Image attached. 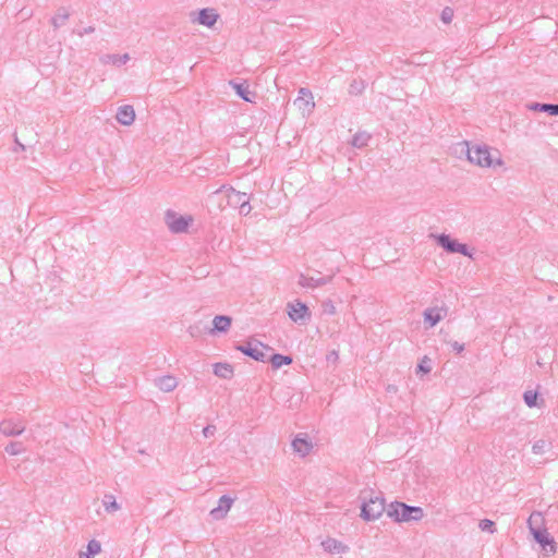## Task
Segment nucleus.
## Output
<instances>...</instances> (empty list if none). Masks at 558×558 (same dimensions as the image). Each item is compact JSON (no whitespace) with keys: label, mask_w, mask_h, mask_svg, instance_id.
Segmentation results:
<instances>
[{"label":"nucleus","mask_w":558,"mask_h":558,"mask_svg":"<svg viewBox=\"0 0 558 558\" xmlns=\"http://www.w3.org/2000/svg\"><path fill=\"white\" fill-rule=\"evenodd\" d=\"M362 499L361 517L365 521L377 520L386 510L385 499L381 493H375L373 489H364L361 492Z\"/></svg>","instance_id":"nucleus-3"},{"label":"nucleus","mask_w":558,"mask_h":558,"mask_svg":"<svg viewBox=\"0 0 558 558\" xmlns=\"http://www.w3.org/2000/svg\"><path fill=\"white\" fill-rule=\"evenodd\" d=\"M102 504H104L105 510L110 513L116 512L121 508L120 505L117 502L114 496L111 494L105 495V497L102 499Z\"/></svg>","instance_id":"nucleus-26"},{"label":"nucleus","mask_w":558,"mask_h":558,"mask_svg":"<svg viewBox=\"0 0 558 558\" xmlns=\"http://www.w3.org/2000/svg\"><path fill=\"white\" fill-rule=\"evenodd\" d=\"M267 361H269L271 363V365L275 369H278L283 365H290L293 360L289 355L274 353L270 357H268Z\"/></svg>","instance_id":"nucleus-22"},{"label":"nucleus","mask_w":558,"mask_h":558,"mask_svg":"<svg viewBox=\"0 0 558 558\" xmlns=\"http://www.w3.org/2000/svg\"><path fill=\"white\" fill-rule=\"evenodd\" d=\"M232 318L227 315H217L213 319L211 333L215 332H227L231 327Z\"/></svg>","instance_id":"nucleus-16"},{"label":"nucleus","mask_w":558,"mask_h":558,"mask_svg":"<svg viewBox=\"0 0 558 558\" xmlns=\"http://www.w3.org/2000/svg\"><path fill=\"white\" fill-rule=\"evenodd\" d=\"M25 430V423L22 420L7 418L0 422V433L7 437L21 435Z\"/></svg>","instance_id":"nucleus-7"},{"label":"nucleus","mask_w":558,"mask_h":558,"mask_svg":"<svg viewBox=\"0 0 558 558\" xmlns=\"http://www.w3.org/2000/svg\"><path fill=\"white\" fill-rule=\"evenodd\" d=\"M372 138L371 134L365 132V131H361V132H357L351 140V145L355 148H363L365 146H367L369 140Z\"/></svg>","instance_id":"nucleus-23"},{"label":"nucleus","mask_w":558,"mask_h":558,"mask_svg":"<svg viewBox=\"0 0 558 558\" xmlns=\"http://www.w3.org/2000/svg\"><path fill=\"white\" fill-rule=\"evenodd\" d=\"M441 312L442 310L438 307L426 308L423 313L424 322L427 323L429 327H434L445 317Z\"/></svg>","instance_id":"nucleus-20"},{"label":"nucleus","mask_w":558,"mask_h":558,"mask_svg":"<svg viewBox=\"0 0 558 558\" xmlns=\"http://www.w3.org/2000/svg\"><path fill=\"white\" fill-rule=\"evenodd\" d=\"M549 447L548 442L544 439L536 440L532 446V451L535 454H543Z\"/></svg>","instance_id":"nucleus-31"},{"label":"nucleus","mask_w":558,"mask_h":558,"mask_svg":"<svg viewBox=\"0 0 558 558\" xmlns=\"http://www.w3.org/2000/svg\"><path fill=\"white\" fill-rule=\"evenodd\" d=\"M527 526L535 542L542 546L546 554L556 553L555 539L550 536L547 529L544 527V517L541 512L534 511L531 513L527 519Z\"/></svg>","instance_id":"nucleus-2"},{"label":"nucleus","mask_w":558,"mask_h":558,"mask_svg":"<svg viewBox=\"0 0 558 558\" xmlns=\"http://www.w3.org/2000/svg\"><path fill=\"white\" fill-rule=\"evenodd\" d=\"M456 253H460V254H462L464 256L472 257V254L470 253L468 246L465 244H462V243L458 244V248H457Z\"/></svg>","instance_id":"nucleus-38"},{"label":"nucleus","mask_w":558,"mask_h":558,"mask_svg":"<svg viewBox=\"0 0 558 558\" xmlns=\"http://www.w3.org/2000/svg\"><path fill=\"white\" fill-rule=\"evenodd\" d=\"M94 32H95V27H94V26H87V27H85V28H83V29L78 31V32H77V35H78L80 37H83V36L87 35V34H92V33H94Z\"/></svg>","instance_id":"nucleus-39"},{"label":"nucleus","mask_w":558,"mask_h":558,"mask_svg":"<svg viewBox=\"0 0 558 558\" xmlns=\"http://www.w3.org/2000/svg\"><path fill=\"white\" fill-rule=\"evenodd\" d=\"M107 58L116 65L120 66L128 62L130 59L128 53L124 54H108Z\"/></svg>","instance_id":"nucleus-33"},{"label":"nucleus","mask_w":558,"mask_h":558,"mask_svg":"<svg viewBox=\"0 0 558 558\" xmlns=\"http://www.w3.org/2000/svg\"><path fill=\"white\" fill-rule=\"evenodd\" d=\"M364 89H365L364 81L353 80L349 86V94L357 96V95H361Z\"/></svg>","instance_id":"nucleus-28"},{"label":"nucleus","mask_w":558,"mask_h":558,"mask_svg":"<svg viewBox=\"0 0 558 558\" xmlns=\"http://www.w3.org/2000/svg\"><path fill=\"white\" fill-rule=\"evenodd\" d=\"M523 399H524L525 404L529 408L536 407V404H537L536 403V401H537V392L532 391V390H527V391L524 392Z\"/></svg>","instance_id":"nucleus-32"},{"label":"nucleus","mask_w":558,"mask_h":558,"mask_svg":"<svg viewBox=\"0 0 558 558\" xmlns=\"http://www.w3.org/2000/svg\"><path fill=\"white\" fill-rule=\"evenodd\" d=\"M116 118L120 124L131 125L135 120L134 108L131 105L119 107Z\"/></svg>","instance_id":"nucleus-14"},{"label":"nucleus","mask_w":558,"mask_h":558,"mask_svg":"<svg viewBox=\"0 0 558 558\" xmlns=\"http://www.w3.org/2000/svg\"><path fill=\"white\" fill-rule=\"evenodd\" d=\"M101 551V544L96 541L92 539L87 544V551L80 555V558H94L95 555L99 554Z\"/></svg>","instance_id":"nucleus-24"},{"label":"nucleus","mask_w":558,"mask_h":558,"mask_svg":"<svg viewBox=\"0 0 558 558\" xmlns=\"http://www.w3.org/2000/svg\"><path fill=\"white\" fill-rule=\"evenodd\" d=\"M214 374L220 378H231L233 375V367L228 363H216L214 365Z\"/></svg>","instance_id":"nucleus-21"},{"label":"nucleus","mask_w":558,"mask_h":558,"mask_svg":"<svg viewBox=\"0 0 558 558\" xmlns=\"http://www.w3.org/2000/svg\"><path fill=\"white\" fill-rule=\"evenodd\" d=\"M288 315L294 323L301 322L305 316H310L308 307L300 301L288 303Z\"/></svg>","instance_id":"nucleus-11"},{"label":"nucleus","mask_w":558,"mask_h":558,"mask_svg":"<svg viewBox=\"0 0 558 558\" xmlns=\"http://www.w3.org/2000/svg\"><path fill=\"white\" fill-rule=\"evenodd\" d=\"M322 307L325 314L333 315L336 313V306L333 305L331 300L324 301Z\"/></svg>","instance_id":"nucleus-36"},{"label":"nucleus","mask_w":558,"mask_h":558,"mask_svg":"<svg viewBox=\"0 0 558 558\" xmlns=\"http://www.w3.org/2000/svg\"><path fill=\"white\" fill-rule=\"evenodd\" d=\"M433 236L436 239L437 244L439 246H441L445 251H447L449 253L457 252L459 242L456 240H452L448 234L442 233V234L433 235Z\"/></svg>","instance_id":"nucleus-19"},{"label":"nucleus","mask_w":558,"mask_h":558,"mask_svg":"<svg viewBox=\"0 0 558 558\" xmlns=\"http://www.w3.org/2000/svg\"><path fill=\"white\" fill-rule=\"evenodd\" d=\"M190 333H191V336H195V333H194V327H190Z\"/></svg>","instance_id":"nucleus-44"},{"label":"nucleus","mask_w":558,"mask_h":558,"mask_svg":"<svg viewBox=\"0 0 558 558\" xmlns=\"http://www.w3.org/2000/svg\"><path fill=\"white\" fill-rule=\"evenodd\" d=\"M333 276H335V274H331L329 276L319 277V278H314V277H310V276H305L304 274H301L299 276L298 282L303 288L315 289V288H318V287H322V286H325V284L331 282Z\"/></svg>","instance_id":"nucleus-9"},{"label":"nucleus","mask_w":558,"mask_h":558,"mask_svg":"<svg viewBox=\"0 0 558 558\" xmlns=\"http://www.w3.org/2000/svg\"><path fill=\"white\" fill-rule=\"evenodd\" d=\"M466 145V157L469 162L477 165L482 168H492L496 170L504 165L501 154L498 149L492 148L487 145Z\"/></svg>","instance_id":"nucleus-1"},{"label":"nucleus","mask_w":558,"mask_h":558,"mask_svg":"<svg viewBox=\"0 0 558 558\" xmlns=\"http://www.w3.org/2000/svg\"><path fill=\"white\" fill-rule=\"evenodd\" d=\"M299 96H303V97H306V102H305V107L303 108V111H307V112H311L312 109L314 108L315 104L313 101V95H312V92L307 88H300L299 90Z\"/></svg>","instance_id":"nucleus-27"},{"label":"nucleus","mask_w":558,"mask_h":558,"mask_svg":"<svg viewBox=\"0 0 558 558\" xmlns=\"http://www.w3.org/2000/svg\"><path fill=\"white\" fill-rule=\"evenodd\" d=\"M257 344L260 348H258L257 345L252 347V343L247 342L246 344L236 345L235 349L255 361L266 362L268 360V356L265 353V350H270V348L268 345L263 344L262 342H257Z\"/></svg>","instance_id":"nucleus-6"},{"label":"nucleus","mask_w":558,"mask_h":558,"mask_svg":"<svg viewBox=\"0 0 558 558\" xmlns=\"http://www.w3.org/2000/svg\"><path fill=\"white\" fill-rule=\"evenodd\" d=\"M478 527L483 532H488L490 534L495 533V531H496L495 523L492 520H489V519L481 520L480 523H478Z\"/></svg>","instance_id":"nucleus-34"},{"label":"nucleus","mask_w":558,"mask_h":558,"mask_svg":"<svg viewBox=\"0 0 558 558\" xmlns=\"http://www.w3.org/2000/svg\"><path fill=\"white\" fill-rule=\"evenodd\" d=\"M216 429H217L216 426L211 425V424L205 426L203 429L204 437L209 438V437L214 436L216 433Z\"/></svg>","instance_id":"nucleus-37"},{"label":"nucleus","mask_w":558,"mask_h":558,"mask_svg":"<svg viewBox=\"0 0 558 558\" xmlns=\"http://www.w3.org/2000/svg\"><path fill=\"white\" fill-rule=\"evenodd\" d=\"M526 108L535 112H545L549 116L558 117V104L530 102Z\"/></svg>","instance_id":"nucleus-15"},{"label":"nucleus","mask_w":558,"mask_h":558,"mask_svg":"<svg viewBox=\"0 0 558 558\" xmlns=\"http://www.w3.org/2000/svg\"><path fill=\"white\" fill-rule=\"evenodd\" d=\"M452 19H453V10L450 7H445L441 11L440 20L445 24H448L452 21Z\"/></svg>","instance_id":"nucleus-35"},{"label":"nucleus","mask_w":558,"mask_h":558,"mask_svg":"<svg viewBox=\"0 0 558 558\" xmlns=\"http://www.w3.org/2000/svg\"><path fill=\"white\" fill-rule=\"evenodd\" d=\"M432 360L425 355L416 366V374H428L432 371Z\"/></svg>","instance_id":"nucleus-29"},{"label":"nucleus","mask_w":558,"mask_h":558,"mask_svg":"<svg viewBox=\"0 0 558 558\" xmlns=\"http://www.w3.org/2000/svg\"><path fill=\"white\" fill-rule=\"evenodd\" d=\"M234 499L223 495L218 500V506L210 511V517L214 520H221L223 519L229 510L231 509V506L233 505Z\"/></svg>","instance_id":"nucleus-10"},{"label":"nucleus","mask_w":558,"mask_h":558,"mask_svg":"<svg viewBox=\"0 0 558 558\" xmlns=\"http://www.w3.org/2000/svg\"><path fill=\"white\" fill-rule=\"evenodd\" d=\"M306 100V97H303V96H298V98L294 100V105H296L299 107V109L303 110V108L305 107V101Z\"/></svg>","instance_id":"nucleus-40"},{"label":"nucleus","mask_w":558,"mask_h":558,"mask_svg":"<svg viewBox=\"0 0 558 558\" xmlns=\"http://www.w3.org/2000/svg\"><path fill=\"white\" fill-rule=\"evenodd\" d=\"M5 451L11 456H17L24 452L25 448L23 447L22 442L11 441L9 445L5 446Z\"/></svg>","instance_id":"nucleus-30"},{"label":"nucleus","mask_w":558,"mask_h":558,"mask_svg":"<svg viewBox=\"0 0 558 558\" xmlns=\"http://www.w3.org/2000/svg\"><path fill=\"white\" fill-rule=\"evenodd\" d=\"M165 222L172 233H183L187 231L189 226L193 222L191 216H181L173 210H167L165 214Z\"/></svg>","instance_id":"nucleus-5"},{"label":"nucleus","mask_w":558,"mask_h":558,"mask_svg":"<svg viewBox=\"0 0 558 558\" xmlns=\"http://www.w3.org/2000/svg\"><path fill=\"white\" fill-rule=\"evenodd\" d=\"M155 386L158 387L161 391L170 392L174 390L178 386V380L174 376L165 375L156 378Z\"/></svg>","instance_id":"nucleus-17"},{"label":"nucleus","mask_w":558,"mask_h":558,"mask_svg":"<svg viewBox=\"0 0 558 558\" xmlns=\"http://www.w3.org/2000/svg\"><path fill=\"white\" fill-rule=\"evenodd\" d=\"M229 84L232 86V88L234 89V92L239 98H241L242 100H244L246 102H254L256 93L251 92L248 89V85L245 81L236 82V81L232 80L229 82Z\"/></svg>","instance_id":"nucleus-12"},{"label":"nucleus","mask_w":558,"mask_h":558,"mask_svg":"<svg viewBox=\"0 0 558 558\" xmlns=\"http://www.w3.org/2000/svg\"><path fill=\"white\" fill-rule=\"evenodd\" d=\"M15 143H16L17 146L21 147L22 150H24V146L17 141V138H15Z\"/></svg>","instance_id":"nucleus-43"},{"label":"nucleus","mask_w":558,"mask_h":558,"mask_svg":"<svg viewBox=\"0 0 558 558\" xmlns=\"http://www.w3.org/2000/svg\"><path fill=\"white\" fill-rule=\"evenodd\" d=\"M387 515L396 522L420 521L424 515V511L421 507L393 501L387 508Z\"/></svg>","instance_id":"nucleus-4"},{"label":"nucleus","mask_w":558,"mask_h":558,"mask_svg":"<svg viewBox=\"0 0 558 558\" xmlns=\"http://www.w3.org/2000/svg\"><path fill=\"white\" fill-rule=\"evenodd\" d=\"M451 348L454 351H457V353H461L464 350V344L463 343H459L458 341H453L451 343Z\"/></svg>","instance_id":"nucleus-41"},{"label":"nucleus","mask_w":558,"mask_h":558,"mask_svg":"<svg viewBox=\"0 0 558 558\" xmlns=\"http://www.w3.org/2000/svg\"><path fill=\"white\" fill-rule=\"evenodd\" d=\"M293 450L301 457H305L310 453L313 446L312 444L301 435H298L292 441Z\"/></svg>","instance_id":"nucleus-18"},{"label":"nucleus","mask_w":558,"mask_h":558,"mask_svg":"<svg viewBox=\"0 0 558 558\" xmlns=\"http://www.w3.org/2000/svg\"><path fill=\"white\" fill-rule=\"evenodd\" d=\"M320 545L329 554H344L349 551L348 545L332 537L326 538Z\"/></svg>","instance_id":"nucleus-13"},{"label":"nucleus","mask_w":558,"mask_h":558,"mask_svg":"<svg viewBox=\"0 0 558 558\" xmlns=\"http://www.w3.org/2000/svg\"><path fill=\"white\" fill-rule=\"evenodd\" d=\"M219 19V14L213 8H203L199 9L196 13V17L193 19V22H197L201 25L206 27H213L217 20Z\"/></svg>","instance_id":"nucleus-8"},{"label":"nucleus","mask_w":558,"mask_h":558,"mask_svg":"<svg viewBox=\"0 0 558 558\" xmlns=\"http://www.w3.org/2000/svg\"><path fill=\"white\" fill-rule=\"evenodd\" d=\"M69 17V12L64 8H60L57 14L52 17L51 23L54 28H58L64 25Z\"/></svg>","instance_id":"nucleus-25"},{"label":"nucleus","mask_w":558,"mask_h":558,"mask_svg":"<svg viewBox=\"0 0 558 558\" xmlns=\"http://www.w3.org/2000/svg\"><path fill=\"white\" fill-rule=\"evenodd\" d=\"M240 211L247 215L251 211V206L247 202H243L240 206Z\"/></svg>","instance_id":"nucleus-42"}]
</instances>
